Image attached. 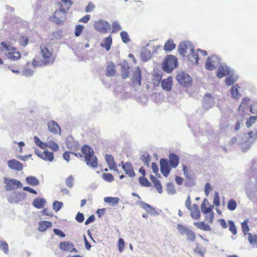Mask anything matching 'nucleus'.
I'll use <instances>...</instances> for the list:
<instances>
[{
	"instance_id": "obj_32",
	"label": "nucleus",
	"mask_w": 257,
	"mask_h": 257,
	"mask_svg": "<svg viewBox=\"0 0 257 257\" xmlns=\"http://www.w3.org/2000/svg\"><path fill=\"white\" fill-rule=\"evenodd\" d=\"M176 47V45L174 43L172 40H168L164 45V50L167 51H171L174 49Z\"/></svg>"
},
{
	"instance_id": "obj_5",
	"label": "nucleus",
	"mask_w": 257,
	"mask_h": 257,
	"mask_svg": "<svg viewBox=\"0 0 257 257\" xmlns=\"http://www.w3.org/2000/svg\"><path fill=\"white\" fill-rule=\"evenodd\" d=\"M1 45L6 51H9L8 56L10 59L16 61L21 57V53L17 51L15 47H12L10 44L5 42H2Z\"/></svg>"
},
{
	"instance_id": "obj_7",
	"label": "nucleus",
	"mask_w": 257,
	"mask_h": 257,
	"mask_svg": "<svg viewBox=\"0 0 257 257\" xmlns=\"http://www.w3.org/2000/svg\"><path fill=\"white\" fill-rule=\"evenodd\" d=\"M94 29L98 32L102 34H106L110 30V25L106 21L100 20L94 23Z\"/></svg>"
},
{
	"instance_id": "obj_43",
	"label": "nucleus",
	"mask_w": 257,
	"mask_h": 257,
	"mask_svg": "<svg viewBox=\"0 0 257 257\" xmlns=\"http://www.w3.org/2000/svg\"><path fill=\"white\" fill-rule=\"evenodd\" d=\"M237 204L234 199H230L227 203V208L229 210L233 211L236 209Z\"/></svg>"
},
{
	"instance_id": "obj_16",
	"label": "nucleus",
	"mask_w": 257,
	"mask_h": 257,
	"mask_svg": "<svg viewBox=\"0 0 257 257\" xmlns=\"http://www.w3.org/2000/svg\"><path fill=\"white\" fill-rule=\"evenodd\" d=\"M7 184V189L9 190H14L15 189L22 187L21 182L16 179H9Z\"/></svg>"
},
{
	"instance_id": "obj_34",
	"label": "nucleus",
	"mask_w": 257,
	"mask_h": 257,
	"mask_svg": "<svg viewBox=\"0 0 257 257\" xmlns=\"http://www.w3.org/2000/svg\"><path fill=\"white\" fill-rule=\"evenodd\" d=\"M248 220L245 219L241 223V229L244 235H247L248 234H249V228L248 225Z\"/></svg>"
},
{
	"instance_id": "obj_61",
	"label": "nucleus",
	"mask_w": 257,
	"mask_h": 257,
	"mask_svg": "<svg viewBox=\"0 0 257 257\" xmlns=\"http://www.w3.org/2000/svg\"><path fill=\"white\" fill-rule=\"evenodd\" d=\"M75 219L76 221L79 223L82 222L84 220V215L82 213L78 212Z\"/></svg>"
},
{
	"instance_id": "obj_38",
	"label": "nucleus",
	"mask_w": 257,
	"mask_h": 257,
	"mask_svg": "<svg viewBox=\"0 0 257 257\" xmlns=\"http://www.w3.org/2000/svg\"><path fill=\"white\" fill-rule=\"evenodd\" d=\"M34 139L36 144L41 148L45 149L47 147V143L42 142L38 137L35 136Z\"/></svg>"
},
{
	"instance_id": "obj_44",
	"label": "nucleus",
	"mask_w": 257,
	"mask_h": 257,
	"mask_svg": "<svg viewBox=\"0 0 257 257\" xmlns=\"http://www.w3.org/2000/svg\"><path fill=\"white\" fill-rule=\"evenodd\" d=\"M177 228L182 235L186 234L187 232L189 230V228L181 224H178L177 225Z\"/></svg>"
},
{
	"instance_id": "obj_39",
	"label": "nucleus",
	"mask_w": 257,
	"mask_h": 257,
	"mask_svg": "<svg viewBox=\"0 0 257 257\" xmlns=\"http://www.w3.org/2000/svg\"><path fill=\"white\" fill-rule=\"evenodd\" d=\"M139 181L140 184L143 186L150 187L151 186V183L144 176L140 177Z\"/></svg>"
},
{
	"instance_id": "obj_46",
	"label": "nucleus",
	"mask_w": 257,
	"mask_h": 257,
	"mask_svg": "<svg viewBox=\"0 0 257 257\" xmlns=\"http://www.w3.org/2000/svg\"><path fill=\"white\" fill-rule=\"evenodd\" d=\"M47 147L51 149L53 151H57L59 150L58 145L53 141H49L47 143Z\"/></svg>"
},
{
	"instance_id": "obj_59",
	"label": "nucleus",
	"mask_w": 257,
	"mask_h": 257,
	"mask_svg": "<svg viewBox=\"0 0 257 257\" xmlns=\"http://www.w3.org/2000/svg\"><path fill=\"white\" fill-rule=\"evenodd\" d=\"M183 171L184 172V175L187 178H189L190 176L191 170L189 168L185 165L183 166Z\"/></svg>"
},
{
	"instance_id": "obj_20",
	"label": "nucleus",
	"mask_w": 257,
	"mask_h": 257,
	"mask_svg": "<svg viewBox=\"0 0 257 257\" xmlns=\"http://www.w3.org/2000/svg\"><path fill=\"white\" fill-rule=\"evenodd\" d=\"M49 131L51 133L57 134H60L61 129L59 125L54 120H51L48 123Z\"/></svg>"
},
{
	"instance_id": "obj_40",
	"label": "nucleus",
	"mask_w": 257,
	"mask_h": 257,
	"mask_svg": "<svg viewBox=\"0 0 257 257\" xmlns=\"http://www.w3.org/2000/svg\"><path fill=\"white\" fill-rule=\"evenodd\" d=\"M120 35L122 42L124 43H128L131 41L129 35L126 31H122L120 33Z\"/></svg>"
},
{
	"instance_id": "obj_1",
	"label": "nucleus",
	"mask_w": 257,
	"mask_h": 257,
	"mask_svg": "<svg viewBox=\"0 0 257 257\" xmlns=\"http://www.w3.org/2000/svg\"><path fill=\"white\" fill-rule=\"evenodd\" d=\"M178 50L181 55L187 57L188 60L195 64H198L199 54L203 56L207 54L206 51L200 49H197L195 52L194 47L188 42L181 43L178 47Z\"/></svg>"
},
{
	"instance_id": "obj_53",
	"label": "nucleus",
	"mask_w": 257,
	"mask_h": 257,
	"mask_svg": "<svg viewBox=\"0 0 257 257\" xmlns=\"http://www.w3.org/2000/svg\"><path fill=\"white\" fill-rule=\"evenodd\" d=\"M62 205L63 203L62 202L55 201L53 204V209L56 212H57L60 210Z\"/></svg>"
},
{
	"instance_id": "obj_10",
	"label": "nucleus",
	"mask_w": 257,
	"mask_h": 257,
	"mask_svg": "<svg viewBox=\"0 0 257 257\" xmlns=\"http://www.w3.org/2000/svg\"><path fill=\"white\" fill-rule=\"evenodd\" d=\"M177 80L181 85L184 87L190 86L192 83V78L190 76L183 72L177 75Z\"/></svg>"
},
{
	"instance_id": "obj_50",
	"label": "nucleus",
	"mask_w": 257,
	"mask_h": 257,
	"mask_svg": "<svg viewBox=\"0 0 257 257\" xmlns=\"http://www.w3.org/2000/svg\"><path fill=\"white\" fill-rule=\"evenodd\" d=\"M186 235L187 237V239L189 240L190 241H194L195 240L196 235L195 233L193 231L189 229L187 232Z\"/></svg>"
},
{
	"instance_id": "obj_64",
	"label": "nucleus",
	"mask_w": 257,
	"mask_h": 257,
	"mask_svg": "<svg viewBox=\"0 0 257 257\" xmlns=\"http://www.w3.org/2000/svg\"><path fill=\"white\" fill-rule=\"evenodd\" d=\"M95 8V5L91 2H89L85 8V11L87 13L92 12Z\"/></svg>"
},
{
	"instance_id": "obj_36",
	"label": "nucleus",
	"mask_w": 257,
	"mask_h": 257,
	"mask_svg": "<svg viewBox=\"0 0 257 257\" xmlns=\"http://www.w3.org/2000/svg\"><path fill=\"white\" fill-rule=\"evenodd\" d=\"M119 200L120 199L117 197H106L104 198V201L105 202L111 203L115 205L118 204Z\"/></svg>"
},
{
	"instance_id": "obj_18",
	"label": "nucleus",
	"mask_w": 257,
	"mask_h": 257,
	"mask_svg": "<svg viewBox=\"0 0 257 257\" xmlns=\"http://www.w3.org/2000/svg\"><path fill=\"white\" fill-rule=\"evenodd\" d=\"M105 160L108 164L109 169L118 172V169L114 162V158L111 155H106L105 157Z\"/></svg>"
},
{
	"instance_id": "obj_27",
	"label": "nucleus",
	"mask_w": 257,
	"mask_h": 257,
	"mask_svg": "<svg viewBox=\"0 0 257 257\" xmlns=\"http://www.w3.org/2000/svg\"><path fill=\"white\" fill-rule=\"evenodd\" d=\"M130 67L127 63H123L121 66V74L123 79L127 78L129 76Z\"/></svg>"
},
{
	"instance_id": "obj_6",
	"label": "nucleus",
	"mask_w": 257,
	"mask_h": 257,
	"mask_svg": "<svg viewBox=\"0 0 257 257\" xmlns=\"http://www.w3.org/2000/svg\"><path fill=\"white\" fill-rule=\"evenodd\" d=\"M177 66V59L173 55H168L163 62V70L171 72Z\"/></svg>"
},
{
	"instance_id": "obj_58",
	"label": "nucleus",
	"mask_w": 257,
	"mask_h": 257,
	"mask_svg": "<svg viewBox=\"0 0 257 257\" xmlns=\"http://www.w3.org/2000/svg\"><path fill=\"white\" fill-rule=\"evenodd\" d=\"M0 247L4 250L5 253H8L9 252V246L8 243L4 241H0Z\"/></svg>"
},
{
	"instance_id": "obj_57",
	"label": "nucleus",
	"mask_w": 257,
	"mask_h": 257,
	"mask_svg": "<svg viewBox=\"0 0 257 257\" xmlns=\"http://www.w3.org/2000/svg\"><path fill=\"white\" fill-rule=\"evenodd\" d=\"M29 41V39L27 37L22 36L19 38V43L22 46H26Z\"/></svg>"
},
{
	"instance_id": "obj_48",
	"label": "nucleus",
	"mask_w": 257,
	"mask_h": 257,
	"mask_svg": "<svg viewBox=\"0 0 257 257\" xmlns=\"http://www.w3.org/2000/svg\"><path fill=\"white\" fill-rule=\"evenodd\" d=\"M84 29V27L83 25H77L76 26L75 29V36L76 37L79 36L82 33Z\"/></svg>"
},
{
	"instance_id": "obj_25",
	"label": "nucleus",
	"mask_w": 257,
	"mask_h": 257,
	"mask_svg": "<svg viewBox=\"0 0 257 257\" xmlns=\"http://www.w3.org/2000/svg\"><path fill=\"white\" fill-rule=\"evenodd\" d=\"M52 224L51 222L48 221H42L39 223L38 229L39 231L43 232L46 231L48 228L51 227Z\"/></svg>"
},
{
	"instance_id": "obj_17",
	"label": "nucleus",
	"mask_w": 257,
	"mask_h": 257,
	"mask_svg": "<svg viewBox=\"0 0 257 257\" xmlns=\"http://www.w3.org/2000/svg\"><path fill=\"white\" fill-rule=\"evenodd\" d=\"M142 75L140 68L138 66L134 72L133 77V82L138 86L141 85Z\"/></svg>"
},
{
	"instance_id": "obj_54",
	"label": "nucleus",
	"mask_w": 257,
	"mask_h": 257,
	"mask_svg": "<svg viewBox=\"0 0 257 257\" xmlns=\"http://www.w3.org/2000/svg\"><path fill=\"white\" fill-rule=\"evenodd\" d=\"M205 220L207 221L209 223H211L213 222L214 214L213 211L210 212L207 214H205Z\"/></svg>"
},
{
	"instance_id": "obj_3",
	"label": "nucleus",
	"mask_w": 257,
	"mask_h": 257,
	"mask_svg": "<svg viewBox=\"0 0 257 257\" xmlns=\"http://www.w3.org/2000/svg\"><path fill=\"white\" fill-rule=\"evenodd\" d=\"M180 158L175 153H170L169 155V161L167 159H161L160 169L163 175L167 177L168 176L171 168H176L179 163Z\"/></svg>"
},
{
	"instance_id": "obj_33",
	"label": "nucleus",
	"mask_w": 257,
	"mask_h": 257,
	"mask_svg": "<svg viewBox=\"0 0 257 257\" xmlns=\"http://www.w3.org/2000/svg\"><path fill=\"white\" fill-rule=\"evenodd\" d=\"M27 183L31 186H37L39 184V180L35 177L29 176L26 178Z\"/></svg>"
},
{
	"instance_id": "obj_22",
	"label": "nucleus",
	"mask_w": 257,
	"mask_h": 257,
	"mask_svg": "<svg viewBox=\"0 0 257 257\" xmlns=\"http://www.w3.org/2000/svg\"><path fill=\"white\" fill-rule=\"evenodd\" d=\"M213 206L210 205L207 199H205L201 205V210L203 214H207L212 211Z\"/></svg>"
},
{
	"instance_id": "obj_42",
	"label": "nucleus",
	"mask_w": 257,
	"mask_h": 257,
	"mask_svg": "<svg viewBox=\"0 0 257 257\" xmlns=\"http://www.w3.org/2000/svg\"><path fill=\"white\" fill-rule=\"evenodd\" d=\"M226 74L227 71L223 67H220L217 71L216 75L218 78H221L225 76Z\"/></svg>"
},
{
	"instance_id": "obj_26",
	"label": "nucleus",
	"mask_w": 257,
	"mask_h": 257,
	"mask_svg": "<svg viewBox=\"0 0 257 257\" xmlns=\"http://www.w3.org/2000/svg\"><path fill=\"white\" fill-rule=\"evenodd\" d=\"M150 180L153 182L155 187L156 189L157 190L158 192L159 193H162L163 192L162 186L161 184L160 181L157 179L154 176L151 175L150 176Z\"/></svg>"
},
{
	"instance_id": "obj_12",
	"label": "nucleus",
	"mask_w": 257,
	"mask_h": 257,
	"mask_svg": "<svg viewBox=\"0 0 257 257\" xmlns=\"http://www.w3.org/2000/svg\"><path fill=\"white\" fill-rule=\"evenodd\" d=\"M35 153L39 157L46 161L52 162L54 159L53 153L48 151H44L43 152H41L38 149H36L35 150Z\"/></svg>"
},
{
	"instance_id": "obj_29",
	"label": "nucleus",
	"mask_w": 257,
	"mask_h": 257,
	"mask_svg": "<svg viewBox=\"0 0 257 257\" xmlns=\"http://www.w3.org/2000/svg\"><path fill=\"white\" fill-rule=\"evenodd\" d=\"M45 204V200L40 198H36L34 199L33 202V205L37 208L41 209L43 208Z\"/></svg>"
},
{
	"instance_id": "obj_55",
	"label": "nucleus",
	"mask_w": 257,
	"mask_h": 257,
	"mask_svg": "<svg viewBox=\"0 0 257 257\" xmlns=\"http://www.w3.org/2000/svg\"><path fill=\"white\" fill-rule=\"evenodd\" d=\"M225 82L226 85L229 86L232 85L235 83V80L233 76H229L226 78Z\"/></svg>"
},
{
	"instance_id": "obj_23",
	"label": "nucleus",
	"mask_w": 257,
	"mask_h": 257,
	"mask_svg": "<svg viewBox=\"0 0 257 257\" xmlns=\"http://www.w3.org/2000/svg\"><path fill=\"white\" fill-rule=\"evenodd\" d=\"M161 84L163 89L168 91H170L173 84L172 78L169 77L167 79H163L162 81Z\"/></svg>"
},
{
	"instance_id": "obj_31",
	"label": "nucleus",
	"mask_w": 257,
	"mask_h": 257,
	"mask_svg": "<svg viewBox=\"0 0 257 257\" xmlns=\"http://www.w3.org/2000/svg\"><path fill=\"white\" fill-rule=\"evenodd\" d=\"M248 240L251 245L257 248V234H248Z\"/></svg>"
},
{
	"instance_id": "obj_14",
	"label": "nucleus",
	"mask_w": 257,
	"mask_h": 257,
	"mask_svg": "<svg viewBox=\"0 0 257 257\" xmlns=\"http://www.w3.org/2000/svg\"><path fill=\"white\" fill-rule=\"evenodd\" d=\"M60 248L64 251L77 252V250L74 247L72 243L69 241H62L59 244Z\"/></svg>"
},
{
	"instance_id": "obj_60",
	"label": "nucleus",
	"mask_w": 257,
	"mask_h": 257,
	"mask_svg": "<svg viewBox=\"0 0 257 257\" xmlns=\"http://www.w3.org/2000/svg\"><path fill=\"white\" fill-rule=\"evenodd\" d=\"M249 138L251 140V141H254L257 139V131H250L248 134Z\"/></svg>"
},
{
	"instance_id": "obj_28",
	"label": "nucleus",
	"mask_w": 257,
	"mask_h": 257,
	"mask_svg": "<svg viewBox=\"0 0 257 257\" xmlns=\"http://www.w3.org/2000/svg\"><path fill=\"white\" fill-rule=\"evenodd\" d=\"M195 226L198 228L204 230V231H209L211 230V228L209 225L206 224L204 222H196L194 223Z\"/></svg>"
},
{
	"instance_id": "obj_19",
	"label": "nucleus",
	"mask_w": 257,
	"mask_h": 257,
	"mask_svg": "<svg viewBox=\"0 0 257 257\" xmlns=\"http://www.w3.org/2000/svg\"><path fill=\"white\" fill-rule=\"evenodd\" d=\"M112 43V38L110 35L105 37L100 43V46L104 48L107 51H108L111 48Z\"/></svg>"
},
{
	"instance_id": "obj_51",
	"label": "nucleus",
	"mask_w": 257,
	"mask_h": 257,
	"mask_svg": "<svg viewBox=\"0 0 257 257\" xmlns=\"http://www.w3.org/2000/svg\"><path fill=\"white\" fill-rule=\"evenodd\" d=\"M102 178L105 181L108 182H111L114 180V177L110 173H103Z\"/></svg>"
},
{
	"instance_id": "obj_63",
	"label": "nucleus",
	"mask_w": 257,
	"mask_h": 257,
	"mask_svg": "<svg viewBox=\"0 0 257 257\" xmlns=\"http://www.w3.org/2000/svg\"><path fill=\"white\" fill-rule=\"evenodd\" d=\"M118 247L120 252H122L124 247V242L122 238H119L118 241Z\"/></svg>"
},
{
	"instance_id": "obj_35",
	"label": "nucleus",
	"mask_w": 257,
	"mask_h": 257,
	"mask_svg": "<svg viewBox=\"0 0 257 257\" xmlns=\"http://www.w3.org/2000/svg\"><path fill=\"white\" fill-rule=\"evenodd\" d=\"M239 87L238 84L234 85L231 89V96L234 99H238L240 96V94L238 91Z\"/></svg>"
},
{
	"instance_id": "obj_11",
	"label": "nucleus",
	"mask_w": 257,
	"mask_h": 257,
	"mask_svg": "<svg viewBox=\"0 0 257 257\" xmlns=\"http://www.w3.org/2000/svg\"><path fill=\"white\" fill-rule=\"evenodd\" d=\"M215 104L214 97L209 93H206L202 99V104L204 107L208 109L212 108Z\"/></svg>"
},
{
	"instance_id": "obj_9",
	"label": "nucleus",
	"mask_w": 257,
	"mask_h": 257,
	"mask_svg": "<svg viewBox=\"0 0 257 257\" xmlns=\"http://www.w3.org/2000/svg\"><path fill=\"white\" fill-rule=\"evenodd\" d=\"M220 63V59L216 55H212L208 57L205 64V68L209 70H212L216 68Z\"/></svg>"
},
{
	"instance_id": "obj_4",
	"label": "nucleus",
	"mask_w": 257,
	"mask_h": 257,
	"mask_svg": "<svg viewBox=\"0 0 257 257\" xmlns=\"http://www.w3.org/2000/svg\"><path fill=\"white\" fill-rule=\"evenodd\" d=\"M81 152L84 157L87 165L92 168H96L98 166V161L94 154L92 149L87 145H84L81 148Z\"/></svg>"
},
{
	"instance_id": "obj_8",
	"label": "nucleus",
	"mask_w": 257,
	"mask_h": 257,
	"mask_svg": "<svg viewBox=\"0 0 257 257\" xmlns=\"http://www.w3.org/2000/svg\"><path fill=\"white\" fill-rule=\"evenodd\" d=\"M67 11H64L62 7H60V10L56 11L54 13L53 17V21L57 25H59L64 22L66 18V12Z\"/></svg>"
},
{
	"instance_id": "obj_37",
	"label": "nucleus",
	"mask_w": 257,
	"mask_h": 257,
	"mask_svg": "<svg viewBox=\"0 0 257 257\" xmlns=\"http://www.w3.org/2000/svg\"><path fill=\"white\" fill-rule=\"evenodd\" d=\"M61 6L64 11H68L72 4L71 0H61Z\"/></svg>"
},
{
	"instance_id": "obj_45",
	"label": "nucleus",
	"mask_w": 257,
	"mask_h": 257,
	"mask_svg": "<svg viewBox=\"0 0 257 257\" xmlns=\"http://www.w3.org/2000/svg\"><path fill=\"white\" fill-rule=\"evenodd\" d=\"M257 119L256 116H251L247 119L246 122V125L247 127H250L254 123Z\"/></svg>"
},
{
	"instance_id": "obj_21",
	"label": "nucleus",
	"mask_w": 257,
	"mask_h": 257,
	"mask_svg": "<svg viewBox=\"0 0 257 257\" xmlns=\"http://www.w3.org/2000/svg\"><path fill=\"white\" fill-rule=\"evenodd\" d=\"M190 215L191 217L194 219H198L200 217L201 213L199 208V206L194 204L190 209Z\"/></svg>"
},
{
	"instance_id": "obj_13",
	"label": "nucleus",
	"mask_w": 257,
	"mask_h": 257,
	"mask_svg": "<svg viewBox=\"0 0 257 257\" xmlns=\"http://www.w3.org/2000/svg\"><path fill=\"white\" fill-rule=\"evenodd\" d=\"M121 164L122 169L123 170L126 175L132 178L136 176L134 168L131 163L126 162L123 163V162H121Z\"/></svg>"
},
{
	"instance_id": "obj_52",
	"label": "nucleus",
	"mask_w": 257,
	"mask_h": 257,
	"mask_svg": "<svg viewBox=\"0 0 257 257\" xmlns=\"http://www.w3.org/2000/svg\"><path fill=\"white\" fill-rule=\"evenodd\" d=\"M151 160V158L150 156L147 154L143 155L142 157V160L146 166H149Z\"/></svg>"
},
{
	"instance_id": "obj_56",
	"label": "nucleus",
	"mask_w": 257,
	"mask_h": 257,
	"mask_svg": "<svg viewBox=\"0 0 257 257\" xmlns=\"http://www.w3.org/2000/svg\"><path fill=\"white\" fill-rule=\"evenodd\" d=\"M74 178L72 175L69 176L66 180V184L68 187L71 188L73 186Z\"/></svg>"
},
{
	"instance_id": "obj_47",
	"label": "nucleus",
	"mask_w": 257,
	"mask_h": 257,
	"mask_svg": "<svg viewBox=\"0 0 257 257\" xmlns=\"http://www.w3.org/2000/svg\"><path fill=\"white\" fill-rule=\"evenodd\" d=\"M112 30L111 33H115L121 30V27L117 22H114L112 24Z\"/></svg>"
},
{
	"instance_id": "obj_30",
	"label": "nucleus",
	"mask_w": 257,
	"mask_h": 257,
	"mask_svg": "<svg viewBox=\"0 0 257 257\" xmlns=\"http://www.w3.org/2000/svg\"><path fill=\"white\" fill-rule=\"evenodd\" d=\"M139 204L143 209L148 213H153L155 211L154 208L146 202L140 201Z\"/></svg>"
},
{
	"instance_id": "obj_2",
	"label": "nucleus",
	"mask_w": 257,
	"mask_h": 257,
	"mask_svg": "<svg viewBox=\"0 0 257 257\" xmlns=\"http://www.w3.org/2000/svg\"><path fill=\"white\" fill-rule=\"evenodd\" d=\"M42 59L36 57L32 61L34 67H41L54 63L56 59V55L53 54L52 50L49 49L46 45L40 46Z\"/></svg>"
},
{
	"instance_id": "obj_24",
	"label": "nucleus",
	"mask_w": 257,
	"mask_h": 257,
	"mask_svg": "<svg viewBox=\"0 0 257 257\" xmlns=\"http://www.w3.org/2000/svg\"><path fill=\"white\" fill-rule=\"evenodd\" d=\"M116 73L115 66L113 63L110 62L107 64L106 70L107 76H113Z\"/></svg>"
},
{
	"instance_id": "obj_41",
	"label": "nucleus",
	"mask_w": 257,
	"mask_h": 257,
	"mask_svg": "<svg viewBox=\"0 0 257 257\" xmlns=\"http://www.w3.org/2000/svg\"><path fill=\"white\" fill-rule=\"evenodd\" d=\"M229 230L232 233L233 235L237 234V229L234 222L232 220L228 221Z\"/></svg>"
},
{
	"instance_id": "obj_49",
	"label": "nucleus",
	"mask_w": 257,
	"mask_h": 257,
	"mask_svg": "<svg viewBox=\"0 0 257 257\" xmlns=\"http://www.w3.org/2000/svg\"><path fill=\"white\" fill-rule=\"evenodd\" d=\"M71 153L73 155H74L76 157H78V156H79V157H82V155L81 154L79 153V154H77V153H72V152H65L63 155V158L64 159L67 161V162H69V160H70V154Z\"/></svg>"
},
{
	"instance_id": "obj_15",
	"label": "nucleus",
	"mask_w": 257,
	"mask_h": 257,
	"mask_svg": "<svg viewBox=\"0 0 257 257\" xmlns=\"http://www.w3.org/2000/svg\"><path fill=\"white\" fill-rule=\"evenodd\" d=\"M8 165L11 169L18 171H22L23 168V164L16 159H11L8 161Z\"/></svg>"
},
{
	"instance_id": "obj_62",
	"label": "nucleus",
	"mask_w": 257,
	"mask_h": 257,
	"mask_svg": "<svg viewBox=\"0 0 257 257\" xmlns=\"http://www.w3.org/2000/svg\"><path fill=\"white\" fill-rule=\"evenodd\" d=\"M250 99L248 98H244L240 105V107L242 106L243 108H245L246 106H248L249 104V102Z\"/></svg>"
}]
</instances>
